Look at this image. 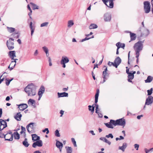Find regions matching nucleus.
<instances>
[{"label":"nucleus","instance_id":"obj_12","mask_svg":"<svg viewBox=\"0 0 153 153\" xmlns=\"http://www.w3.org/2000/svg\"><path fill=\"white\" fill-rule=\"evenodd\" d=\"M9 134H10V131H8L7 132V133L6 134H3L2 133L1 131L0 132V137L1 138H5V140H8V141H10V138H7L6 139V136Z\"/></svg>","mask_w":153,"mask_h":153},{"label":"nucleus","instance_id":"obj_46","mask_svg":"<svg viewBox=\"0 0 153 153\" xmlns=\"http://www.w3.org/2000/svg\"><path fill=\"white\" fill-rule=\"evenodd\" d=\"M46 131V134H48L49 133V131L48 128H45L42 130V132L44 133Z\"/></svg>","mask_w":153,"mask_h":153},{"label":"nucleus","instance_id":"obj_59","mask_svg":"<svg viewBox=\"0 0 153 153\" xmlns=\"http://www.w3.org/2000/svg\"><path fill=\"white\" fill-rule=\"evenodd\" d=\"M143 115H138L137 116V118L138 120H140V119L141 117H143Z\"/></svg>","mask_w":153,"mask_h":153},{"label":"nucleus","instance_id":"obj_28","mask_svg":"<svg viewBox=\"0 0 153 153\" xmlns=\"http://www.w3.org/2000/svg\"><path fill=\"white\" fill-rule=\"evenodd\" d=\"M153 79V77L149 76L147 77V79L145 80V82L146 83L150 82L152 81Z\"/></svg>","mask_w":153,"mask_h":153},{"label":"nucleus","instance_id":"obj_62","mask_svg":"<svg viewBox=\"0 0 153 153\" xmlns=\"http://www.w3.org/2000/svg\"><path fill=\"white\" fill-rule=\"evenodd\" d=\"M151 4H152V13L153 14V0H152L151 1Z\"/></svg>","mask_w":153,"mask_h":153},{"label":"nucleus","instance_id":"obj_26","mask_svg":"<svg viewBox=\"0 0 153 153\" xmlns=\"http://www.w3.org/2000/svg\"><path fill=\"white\" fill-rule=\"evenodd\" d=\"M100 139L103 142L108 143L109 145H110L111 144V142L108 140L105 137H101L100 138Z\"/></svg>","mask_w":153,"mask_h":153},{"label":"nucleus","instance_id":"obj_52","mask_svg":"<svg viewBox=\"0 0 153 153\" xmlns=\"http://www.w3.org/2000/svg\"><path fill=\"white\" fill-rule=\"evenodd\" d=\"M114 62H111L110 61H109L108 62V65H109L110 66H111L112 65H113L114 66Z\"/></svg>","mask_w":153,"mask_h":153},{"label":"nucleus","instance_id":"obj_10","mask_svg":"<svg viewBox=\"0 0 153 153\" xmlns=\"http://www.w3.org/2000/svg\"><path fill=\"white\" fill-rule=\"evenodd\" d=\"M42 141L39 140L33 143L32 145V147L33 148H36V146L41 147L42 146Z\"/></svg>","mask_w":153,"mask_h":153},{"label":"nucleus","instance_id":"obj_37","mask_svg":"<svg viewBox=\"0 0 153 153\" xmlns=\"http://www.w3.org/2000/svg\"><path fill=\"white\" fill-rule=\"evenodd\" d=\"M66 149L67 153H71L72 152V149L71 147H66Z\"/></svg>","mask_w":153,"mask_h":153},{"label":"nucleus","instance_id":"obj_30","mask_svg":"<svg viewBox=\"0 0 153 153\" xmlns=\"http://www.w3.org/2000/svg\"><path fill=\"white\" fill-rule=\"evenodd\" d=\"M16 60H13V61H12L10 63V65H13L11 67H10V71L12 70L14 67L16 65Z\"/></svg>","mask_w":153,"mask_h":153},{"label":"nucleus","instance_id":"obj_53","mask_svg":"<svg viewBox=\"0 0 153 153\" xmlns=\"http://www.w3.org/2000/svg\"><path fill=\"white\" fill-rule=\"evenodd\" d=\"M144 150L146 152V153H148V152H149L150 151H152L151 149H149L148 150L146 148Z\"/></svg>","mask_w":153,"mask_h":153},{"label":"nucleus","instance_id":"obj_8","mask_svg":"<svg viewBox=\"0 0 153 153\" xmlns=\"http://www.w3.org/2000/svg\"><path fill=\"white\" fill-rule=\"evenodd\" d=\"M121 62V60L120 58L118 56L115 59L114 63V66L116 68H117L118 66L120 64Z\"/></svg>","mask_w":153,"mask_h":153},{"label":"nucleus","instance_id":"obj_60","mask_svg":"<svg viewBox=\"0 0 153 153\" xmlns=\"http://www.w3.org/2000/svg\"><path fill=\"white\" fill-rule=\"evenodd\" d=\"M104 67H105V69L104 70V71H103V74H104V73H105V72H106L108 70H107V67H106V66H104Z\"/></svg>","mask_w":153,"mask_h":153},{"label":"nucleus","instance_id":"obj_1","mask_svg":"<svg viewBox=\"0 0 153 153\" xmlns=\"http://www.w3.org/2000/svg\"><path fill=\"white\" fill-rule=\"evenodd\" d=\"M105 124L107 127L109 128H113L114 126L112 125L115 126L118 125L124 127L126 125V122L124 118H122L116 120V121L111 120L109 122L105 123Z\"/></svg>","mask_w":153,"mask_h":153},{"label":"nucleus","instance_id":"obj_63","mask_svg":"<svg viewBox=\"0 0 153 153\" xmlns=\"http://www.w3.org/2000/svg\"><path fill=\"white\" fill-rule=\"evenodd\" d=\"M38 54V51L37 50H36L34 53V55L35 56H36Z\"/></svg>","mask_w":153,"mask_h":153},{"label":"nucleus","instance_id":"obj_51","mask_svg":"<svg viewBox=\"0 0 153 153\" xmlns=\"http://www.w3.org/2000/svg\"><path fill=\"white\" fill-rule=\"evenodd\" d=\"M32 24V22H31L30 23V30H32L33 29V27Z\"/></svg>","mask_w":153,"mask_h":153},{"label":"nucleus","instance_id":"obj_2","mask_svg":"<svg viewBox=\"0 0 153 153\" xmlns=\"http://www.w3.org/2000/svg\"><path fill=\"white\" fill-rule=\"evenodd\" d=\"M36 86L31 83L29 84L25 88V91L28 96H33L36 95Z\"/></svg>","mask_w":153,"mask_h":153},{"label":"nucleus","instance_id":"obj_17","mask_svg":"<svg viewBox=\"0 0 153 153\" xmlns=\"http://www.w3.org/2000/svg\"><path fill=\"white\" fill-rule=\"evenodd\" d=\"M0 124L3 126V128L1 129H4L7 126V123L5 121L0 119Z\"/></svg>","mask_w":153,"mask_h":153},{"label":"nucleus","instance_id":"obj_55","mask_svg":"<svg viewBox=\"0 0 153 153\" xmlns=\"http://www.w3.org/2000/svg\"><path fill=\"white\" fill-rule=\"evenodd\" d=\"M10 134H11V137H10V141H12L13 140V135L12 134V132L10 131Z\"/></svg>","mask_w":153,"mask_h":153},{"label":"nucleus","instance_id":"obj_48","mask_svg":"<svg viewBox=\"0 0 153 153\" xmlns=\"http://www.w3.org/2000/svg\"><path fill=\"white\" fill-rule=\"evenodd\" d=\"M15 28L13 27H10V33H14L15 32Z\"/></svg>","mask_w":153,"mask_h":153},{"label":"nucleus","instance_id":"obj_15","mask_svg":"<svg viewBox=\"0 0 153 153\" xmlns=\"http://www.w3.org/2000/svg\"><path fill=\"white\" fill-rule=\"evenodd\" d=\"M128 74V81L129 82L133 83L131 81V80L134 79V75H133V74H131V72L129 74Z\"/></svg>","mask_w":153,"mask_h":153},{"label":"nucleus","instance_id":"obj_40","mask_svg":"<svg viewBox=\"0 0 153 153\" xmlns=\"http://www.w3.org/2000/svg\"><path fill=\"white\" fill-rule=\"evenodd\" d=\"M48 24V22H45L41 24L40 27H43L47 26Z\"/></svg>","mask_w":153,"mask_h":153},{"label":"nucleus","instance_id":"obj_43","mask_svg":"<svg viewBox=\"0 0 153 153\" xmlns=\"http://www.w3.org/2000/svg\"><path fill=\"white\" fill-rule=\"evenodd\" d=\"M42 49L44 51L45 53H47L48 52V48L45 46H44L42 47Z\"/></svg>","mask_w":153,"mask_h":153},{"label":"nucleus","instance_id":"obj_6","mask_svg":"<svg viewBox=\"0 0 153 153\" xmlns=\"http://www.w3.org/2000/svg\"><path fill=\"white\" fill-rule=\"evenodd\" d=\"M34 124V123H31L27 125L26 126L28 132L30 134H31L33 133V125Z\"/></svg>","mask_w":153,"mask_h":153},{"label":"nucleus","instance_id":"obj_33","mask_svg":"<svg viewBox=\"0 0 153 153\" xmlns=\"http://www.w3.org/2000/svg\"><path fill=\"white\" fill-rule=\"evenodd\" d=\"M11 36H12L14 37H16V38H19V35L18 34V32L16 31L14 33H12Z\"/></svg>","mask_w":153,"mask_h":153},{"label":"nucleus","instance_id":"obj_41","mask_svg":"<svg viewBox=\"0 0 153 153\" xmlns=\"http://www.w3.org/2000/svg\"><path fill=\"white\" fill-rule=\"evenodd\" d=\"M71 141L73 143L74 146L76 147L77 146L76 144V141H75L74 139L73 138H71Z\"/></svg>","mask_w":153,"mask_h":153},{"label":"nucleus","instance_id":"obj_19","mask_svg":"<svg viewBox=\"0 0 153 153\" xmlns=\"http://www.w3.org/2000/svg\"><path fill=\"white\" fill-rule=\"evenodd\" d=\"M45 91V88L43 85H42L40 87L38 91V94L42 95Z\"/></svg>","mask_w":153,"mask_h":153},{"label":"nucleus","instance_id":"obj_47","mask_svg":"<svg viewBox=\"0 0 153 153\" xmlns=\"http://www.w3.org/2000/svg\"><path fill=\"white\" fill-rule=\"evenodd\" d=\"M134 146L135 149L137 150H138V148L139 146V144H135L134 145Z\"/></svg>","mask_w":153,"mask_h":153},{"label":"nucleus","instance_id":"obj_22","mask_svg":"<svg viewBox=\"0 0 153 153\" xmlns=\"http://www.w3.org/2000/svg\"><path fill=\"white\" fill-rule=\"evenodd\" d=\"M28 104H30L31 105L33 106L34 107H36V102L35 100L31 99H30L28 101Z\"/></svg>","mask_w":153,"mask_h":153},{"label":"nucleus","instance_id":"obj_58","mask_svg":"<svg viewBox=\"0 0 153 153\" xmlns=\"http://www.w3.org/2000/svg\"><path fill=\"white\" fill-rule=\"evenodd\" d=\"M64 113V111L62 110H61L60 111V113L61 114L60 117H62V115Z\"/></svg>","mask_w":153,"mask_h":153},{"label":"nucleus","instance_id":"obj_36","mask_svg":"<svg viewBox=\"0 0 153 153\" xmlns=\"http://www.w3.org/2000/svg\"><path fill=\"white\" fill-rule=\"evenodd\" d=\"M30 4L32 5V7L33 8V10L39 9L38 6L37 5L32 2H30Z\"/></svg>","mask_w":153,"mask_h":153},{"label":"nucleus","instance_id":"obj_64","mask_svg":"<svg viewBox=\"0 0 153 153\" xmlns=\"http://www.w3.org/2000/svg\"><path fill=\"white\" fill-rule=\"evenodd\" d=\"M95 105L96 106L95 110H98V107H99L98 105L97 104H95Z\"/></svg>","mask_w":153,"mask_h":153},{"label":"nucleus","instance_id":"obj_44","mask_svg":"<svg viewBox=\"0 0 153 153\" xmlns=\"http://www.w3.org/2000/svg\"><path fill=\"white\" fill-rule=\"evenodd\" d=\"M108 0H102L103 3L108 7Z\"/></svg>","mask_w":153,"mask_h":153},{"label":"nucleus","instance_id":"obj_16","mask_svg":"<svg viewBox=\"0 0 153 153\" xmlns=\"http://www.w3.org/2000/svg\"><path fill=\"white\" fill-rule=\"evenodd\" d=\"M22 115L20 112L17 113L14 116V118L17 121H20L21 120Z\"/></svg>","mask_w":153,"mask_h":153},{"label":"nucleus","instance_id":"obj_39","mask_svg":"<svg viewBox=\"0 0 153 153\" xmlns=\"http://www.w3.org/2000/svg\"><path fill=\"white\" fill-rule=\"evenodd\" d=\"M55 134L56 136L57 137H59L60 136L59 131L58 130H56L55 131Z\"/></svg>","mask_w":153,"mask_h":153},{"label":"nucleus","instance_id":"obj_32","mask_svg":"<svg viewBox=\"0 0 153 153\" xmlns=\"http://www.w3.org/2000/svg\"><path fill=\"white\" fill-rule=\"evenodd\" d=\"M74 25L73 20H70L68 21V27L69 28L71 27Z\"/></svg>","mask_w":153,"mask_h":153},{"label":"nucleus","instance_id":"obj_35","mask_svg":"<svg viewBox=\"0 0 153 153\" xmlns=\"http://www.w3.org/2000/svg\"><path fill=\"white\" fill-rule=\"evenodd\" d=\"M21 129L22 131L20 132V134H22L23 133H24V137H26V134H25V128L22 126H21Z\"/></svg>","mask_w":153,"mask_h":153},{"label":"nucleus","instance_id":"obj_31","mask_svg":"<svg viewBox=\"0 0 153 153\" xmlns=\"http://www.w3.org/2000/svg\"><path fill=\"white\" fill-rule=\"evenodd\" d=\"M27 139L25 138V139L24 141L22 142V144L25 147H28L29 145V144L27 142Z\"/></svg>","mask_w":153,"mask_h":153},{"label":"nucleus","instance_id":"obj_13","mask_svg":"<svg viewBox=\"0 0 153 153\" xmlns=\"http://www.w3.org/2000/svg\"><path fill=\"white\" fill-rule=\"evenodd\" d=\"M69 62L68 58L66 56H63L60 61V63H63L65 64Z\"/></svg>","mask_w":153,"mask_h":153},{"label":"nucleus","instance_id":"obj_20","mask_svg":"<svg viewBox=\"0 0 153 153\" xmlns=\"http://www.w3.org/2000/svg\"><path fill=\"white\" fill-rule=\"evenodd\" d=\"M31 136L32 140L33 141L39 140L40 139V137L39 136H38L36 134H32L31 135Z\"/></svg>","mask_w":153,"mask_h":153},{"label":"nucleus","instance_id":"obj_38","mask_svg":"<svg viewBox=\"0 0 153 153\" xmlns=\"http://www.w3.org/2000/svg\"><path fill=\"white\" fill-rule=\"evenodd\" d=\"M88 109L89 111H91V112L93 113L94 112V107L93 106V105L91 106V105H89L88 106Z\"/></svg>","mask_w":153,"mask_h":153},{"label":"nucleus","instance_id":"obj_18","mask_svg":"<svg viewBox=\"0 0 153 153\" xmlns=\"http://www.w3.org/2000/svg\"><path fill=\"white\" fill-rule=\"evenodd\" d=\"M130 37L131 38V40L129 41V42H130L131 41L134 40L136 38V36L135 33H132L131 32H130Z\"/></svg>","mask_w":153,"mask_h":153},{"label":"nucleus","instance_id":"obj_57","mask_svg":"<svg viewBox=\"0 0 153 153\" xmlns=\"http://www.w3.org/2000/svg\"><path fill=\"white\" fill-rule=\"evenodd\" d=\"M35 30V28L33 27V29L31 30V35L32 36Z\"/></svg>","mask_w":153,"mask_h":153},{"label":"nucleus","instance_id":"obj_24","mask_svg":"<svg viewBox=\"0 0 153 153\" xmlns=\"http://www.w3.org/2000/svg\"><path fill=\"white\" fill-rule=\"evenodd\" d=\"M99 92H100L99 90L98 89H97V90L95 96V103H96V104L98 102V98Z\"/></svg>","mask_w":153,"mask_h":153},{"label":"nucleus","instance_id":"obj_27","mask_svg":"<svg viewBox=\"0 0 153 153\" xmlns=\"http://www.w3.org/2000/svg\"><path fill=\"white\" fill-rule=\"evenodd\" d=\"M12 135H13V136L14 138L15 139L19 140L20 138V136L19 134L17 132H14L13 134H12Z\"/></svg>","mask_w":153,"mask_h":153},{"label":"nucleus","instance_id":"obj_54","mask_svg":"<svg viewBox=\"0 0 153 153\" xmlns=\"http://www.w3.org/2000/svg\"><path fill=\"white\" fill-rule=\"evenodd\" d=\"M120 48H122L123 49H124V47H125V44L124 43L123 44H121L120 45Z\"/></svg>","mask_w":153,"mask_h":153},{"label":"nucleus","instance_id":"obj_45","mask_svg":"<svg viewBox=\"0 0 153 153\" xmlns=\"http://www.w3.org/2000/svg\"><path fill=\"white\" fill-rule=\"evenodd\" d=\"M94 36H92L91 38H94ZM91 38H87V37H86L85 38L82 39L81 40V42H84V41H86V40H88L90 39Z\"/></svg>","mask_w":153,"mask_h":153},{"label":"nucleus","instance_id":"obj_49","mask_svg":"<svg viewBox=\"0 0 153 153\" xmlns=\"http://www.w3.org/2000/svg\"><path fill=\"white\" fill-rule=\"evenodd\" d=\"M147 91L148 93L147 95L149 96H150L152 93V92L150 91L149 90H148Z\"/></svg>","mask_w":153,"mask_h":153},{"label":"nucleus","instance_id":"obj_42","mask_svg":"<svg viewBox=\"0 0 153 153\" xmlns=\"http://www.w3.org/2000/svg\"><path fill=\"white\" fill-rule=\"evenodd\" d=\"M105 137L107 138L110 137L112 139L113 138L114 136L112 134L110 133L108 135H106L105 136Z\"/></svg>","mask_w":153,"mask_h":153},{"label":"nucleus","instance_id":"obj_5","mask_svg":"<svg viewBox=\"0 0 153 153\" xmlns=\"http://www.w3.org/2000/svg\"><path fill=\"white\" fill-rule=\"evenodd\" d=\"M153 102V97L152 96H148L146 99L145 103V105L144 106L143 109H145L146 105H151Z\"/></svg>","mask_w":153,"mask_h":153},{"label":"nucleus","instance_id":"obj_23","mask_svg":"<svg viewBox=\"0 0 153 153\" xmlns=\"http://www.w3.org/2000/svg\"><path fill=\"white\" fill-rule=\"evenodd\" d=\"M115 0H108V7L112 8L114 7V1Z\"/></svg>","mask_w":153,"mask_h":153},{"label":"nucleus","instance_id":"obj_50","mask_svg":"<svg viewBox=\"0 0 153 153\" xmlns=\"http://www.w3.org/2000/svg\"><path fill=\"white\" fill-rule=\"evenodd\" d=\"M120 42H118L116 44V46L117 47V49H119L120 48Z\"/></svg>","mask_w":153,"mask_h":153},{"label":"nucleus","instance_id":"obj_7","mask_svg":"<svg viewBox=\"0 0 153 153\" xmlns=\"http://www.w3.org/2000/svg\"><path fill=\"white\" fill-rule=\"evenodd\" d=\"M104 19L105 22H110L111 19V15L110 13H106L104 15Z\"/></svg>","mask_w":153,"mask_h":153},{"label":"nucleus","instance_id":"obj_3","mask_svg":"<svg viewBox=\"0 0 153 153\" xmlns=\"http://www.w3.org/2000/svg\"><path fill=\"white\" fill-rule=\"evenodd\" d=\"M144 41H139L136 43L134 46V48L135 51V54L137 57L140 55L139 52L141 51L143 48V44Z\"/></svg>","mask_w":153,"mask_h":153},{"label":"nucleus","instance_id":"obj_56","mask_svg":"<svg viewBox=\"0 0 153 153\" xmlns=\"http://www.w3.org/2000/svg\"><path fill=\"white\" fill-rule=\"evenodd\" d=\"M2 76V74L0 76V84L1 82L2 81H3V80L4 79V78H2V79H1V78Z\"/></svg>","mask_w":153,"mask_h":153},{"label":"nucleus","instance_id":"obj_61","mask_svg":"<svg viewBox=\"0 0 153 153\" xmlns=\"http://www.w3.org/2000/svg\"><path fill=\"white\" fill-rule=\"evenodd\" d=\"M136 57L137 58L136 60V62L137 64H138V62H139V59L138 57H139V55H138V56L137 57V55H136Z\"/></svg>","mask_w":153,"mask_h":153},{"label":"nucleus","instance_id":"obj_4","mask_svg":"<svg viewBox=\"0 0 153 153\" xmlns=\"http://www.w3.org/2000/svg\"><path fill=\"white\" fill-rule=\"evenodd\" d=\"M144 10L145 13H147L150 11V3L148 1H145L143 3Z\"/></svg>","mask_w":153,"mask_h":153},{"label":"nucleus","instance_id":"obj_21","mask_svg":"<svg viewBox=\"0 0 153 153\" xmlns=\"http://www.w3.org/2000/svg\"><path fill=\"white\" fill-rule=\"evenodd\" d=\"M56 146L59 149H62L63 147L62 143L60 141L57 140L56 144Z\"/></svg>","mask_w":153,"mask_h":153},{"label":"nucleus","instance_id":"obj_25","mask_svg":"<svg viewBox=\"0 0 153 153\" xmlns=\"http://www.w3.org/2000/svg\"><path fill=\"white\" fill-rule=\"evenodd\" d=\"M127 146V144L126 143H123V146H119V149L121 150L123 152L125 151V149Z\"/></svg>","mask_w":153,"mask_h":153},{"label":"nucleus","instance_id":"obj_34","mask_svg":"<svg viewBox=\"0 0 153 153\" xmlns=\"http://www.w3.org/2000/svg\"><path fill=\"white\" fill-rule=\"evenodd\" d=\"M98 26L97 25L94 24H91L89 26V28L90 29H96L97 28Z\"/></svg>","mask_w":153,"mask_h":153},{"label":"nucleus","instance_id":"obj_29","mask_svg":"<svg viewBox=\"0 0 153 153\" xmlns=\"http://www.w3.org/2000/svg\"><path fill=\"white\" fill-rule=\"evenodd\" d=\"M103 74V72H102V77L103 79V81L102 82V83H103L106 80H107V78L106 77V76H108V73H107V72H105Z\"/></svg>","mask_w":153,"mask_h":153},{"label":"nucleus","instance_id":"obj_9","mask_svg":"<svg viewBox=\"0 0 153 153\" xmlns=\"http://www.w3.org/2000/svg\"><path fill=\"white\" fill-rule=\"evenodd\" d=\"M18 106V108L20 111H23L28 107L27 105L25 103L20 104L19 105H17Z\"/></svg>","mask_w":153,"mask_h":153},{"label":"nucleus","instance_id":"obj_11","mask_svg":"<svg viewBox=\"0 0 153 153\" xmlns=\"http://www.w3.org/2000/svg\"><path fill=\"white\" fill-rule=\"evenodd\" d=\"M16 51H10V58L13 60H18V59H14V57H16Z\"/></svg>","mask_w":153,"mask_h":153},{"label":"nucleus","instance_id":"obj_14","mask_svg":"<svg viewBox=\"0 0 153 153\" xmlns=\"http://www.w3.org/2000/svg\"><path fill=\"white\" fill-rule=\"evenodd\" d=\"M57 94L58 97L59 98L63 97H68V93L65 92L61 93L58 92Z\"/></svg>","mask_w":153,"mask_h":153}]
</instances>
